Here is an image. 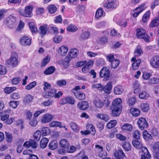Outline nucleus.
Returning a JSON list of instances; mask_svg holds the SVG:
<instances>
[{"instance_id":"nucleus-8","label":"nucleus","mask_w":159,"mask_h":159,"mask_svg":"<svg viewBox=\"0 0 159 159\" xmlns=\"http://www.w3.org/2000/svg\"><path fill=\"white\" fill-rule=\"evenodd\" d=\"M37 143L33 139H29V141L25 142L23 144V146L26 148L31 147L33 148H36L37 147Z\"/></svg>"},{"instance_id":"nucleus-3","label":"nucleus","mask_w":159,"mask_h":159,"mask_svg":"<svg viewBox=\"0 0 159 159\" xmlns=\"http://www.w3.org/2000/svg\"><path fill=\"white\" fill-rule=\"evenodd\" d=\"M136 36L138 38L143 39L147 42L149 41V37L144 30L142 28L138 29L136 30Z\"/></svg>"},{"instance_id":"nucleus-38","label":"nucleus","mask_w":159,"mask_h":159,"mask_svg":"<svg viewBox=\"0 0 159 159\" xmlns=\"http://www.w3.org/2000/svg\"><path fill=\"white\" fill-rule=\"evenodd\" d=\"M143 136L144 139L147 141L149 140L152 139L151 135L149 134L146 130L143 131Z\"/></svg>"},{"instance_id":"nucleus-34","label":"nucleus","mask_w":159,"mask_h":159,"mask_svg":"<svg viewBox=\"0 0 159 159\" xmlns=\"http://www.w3.org/2000/svg\"><path fill=\"white\" fill-rule=\"evenodd\" d=\"M77 30V28L75 25L72 24L68 25L66 28V30L70 32H76Z\"/></svg>"},{"instance_id":"nucleus-49","label":"nucleus","mask_w":159,"mask_h":159,"mask_svg":"<svg viewBox=\"0 0 159 159\" xmlns=\"http://www.w3.org/2000/svg\"><path fill=\"white\" fill-rule=\"evenodd\" d=\"M56 92V90L55 89H51L47 93V95L46 96H47L48 97H54Z\"/></svg>"},{"instance_id":"nucleus-60","label":"nucleus","mask_w":159,"mask_h":159,"mask_svg":"<svg viewBox=\"0 0 159 159\" xmlns=\"http://www.w3.org/2000/svg\"><path fill=\"white\" fill-rule=\"evenodd\" d=\"M70 125V127L73 131H75V132L78 131V127L75 123H71Z\"/></svg>"},{"instance_id":"nucleus-58","label":"nucleus","mask_w":159,"mask_h":159,"mask_svg":"<svg viewBox=\"0 0 159 159\" xmlns=\"http://www.w3.org/2000/svg\"><path fill=\"white\" fill-rule=\"evenodd\" d=\"M57 85L59 87H62L66 85V82L65 80H59L57 82Z\"/></svg>"},{"instance_id":"nucleus-9","label":"nucleus","mask_w":159,"mask_h":159,"mask_svg":"<svg viewBox=\"0 0 159 159\" xmlns=\"http://www.w3.org/2000/svg\"><path fill=\"white\" fill-rule=\"evenodd\" d=\"M104 6L107 8H115L117 7V4L116 0H110L108 2L105 3Z\"/></svg>"},{"instance_id":"nucleus-11","label":"nucleus","mask_w":159,"mask_h":159,"mask_svg":"<svg viewBox=\"0 0 159 159\" xmlns=\"http://www.w3.org/2000/svg\"><path fill=\"white\" fill-rule=\"evenodd\" d=\"M20 43L24 46H29L31 44V39L27 36H24L20 39Z\"/></svg>"},{"instance_id":"nucleus-13","label":"nucleus","mask_w":159,"mask_h":159,"mask_svg":"<svg viewBox=\"0 0 159 159\" xmlns=\"http://www.w3.org/2000/svg\"><path fill=\"white\" fill-rule=\"evenodd\" d=\"M53 118V116L52 115L47 113L43 116L41 121L42 123H46L51 121Z\"/></svg>"},{"instance_id":"nucleus-15","label":"nucleus","mask_w":159,"mask_h":159,"mask_svg":"<svg viewBox=\"0 0 159 159\" xmlns=\"http://www.w3.org/2000/svg\"><path fill=\"white\" fill-rule=\"evenodd\" d=\"M143 154L141 155V159H148L151 157V155L146 148L142 149Z\"/></svg>"},{"instance_id":"nucleus-28","label":"nucleus","mask_w":159,"mask_h":159,"mask_svg":"<svg viewBox=\"0 0 159 159\" xmlns=\"http://www.w3.org/2000/svg\"><path fill=\"white\" fill-rule=\"evenodd\" d=\"M132 143L133 146L136 148L141 149L143 148L142 143L138 140H133L132 142Z\"/></svg>"},{"instance_id":"nucleus-19","label":"nucleus","mask_w":159,"mask_h":159,"mask_svg":"<svg viewBox=\"0 0 159 159\" xmlns=\"http://www.w3.org/2000/svg\"><path fill=\"white\" fill-rule=\"evenodd\" d=\"M145 5L144 4H143L140 5L139 7H137L134 9L135 11H137L138 9H140L139 11L133 14L132 16L134 18H135L138 16L139 14L144 10V9L143 7H144Z\"/></svg>"},{"instance_id":"nucleus-63","label":"nucleus","mask_w":159,"mask_h":159,"mask_svg":"<svg viewBox=\"0 0 159 159\" xmlns=\"http://www.w3.org/2000/svg\"><path fill=\"white\" fill-rule=\"evenodd\" d=\"M70 61V59L69 57L67 56L65 58L63 62V65L65 68H67L68 66Z\"/></svg>"},{"instance_id":"nucleus-2","label":"nucleus","mask_w":159,"mask_h":159,"mask_svg":"<svg viewBox=\"0 0 159 159\" xmlns=\"http://www.w3.org/2000/svg\"><path fill=\"white\" fill-rule=\"evenodd\" d=\"M34 7L32 5H30L25 7L24 10L20 8L19 12L21 15L24 17H30L32 16V11Z\"/></svg>"},{"instance_id":"nucleus-1","label":"nucleus","mask_w":159,"mask_h":159,"mask_svg":"<svg viewBox=\"0 0 159 159\" xmlns=\"http://www.w3.org/2000/svg\"><path fill=\"white\" fill-rule=\"evenodd\" d=\"M122 100L120 98L115 99L112 102V105L111 107L112 111V115L114 116H118L121 112L122 106L121 103Z\"/></svg>"},{"instance_id":"nucleus-45","label":"nucleus","mask_w":159,"mask_h":159,"mask_svg":"<svg viewBox=\"0 0 159 159\" xmlns=\"http://www.w3.org/2000/svg\"><path fill=\"white\" fill-rule=\"evenodd\" d=\"M159 83V79L157 77H153L149 80L148 82L149 84H155Z\"/></svg>"},{"instance_id":"nucleus-7","label":"nucleus","mask_w":159,"mask_h":159,"mask_svg":"<svg viewBox=\"0 0 159 159\" xmlns=\"http://www.w3.org/2000/svg\"><path fill=\"white\" fill-rule=\"evenodd\" d=\"M150 63L152 67L158 68L159 67V56H156L152 57L150 60Z\"/></svg>"},{"instance_id":"nucleus-5","label":"nucleus","mask_w":159,"mask_h":159,"mask_svg":"<svg viewBox=\"0 0 159 159\" xmlns=\"http://www.w3.org/2000/svg\"><path fill=\"white\" fill-rule=\"evenodd\" d=\"M137 125L140 129L143 130L145 128H146L148 126V123L146 119L143 117L139 118L138 121Z\"/></svg>"},{"instance_id":"nucleus-4","label":"nucleus","mask_w":159,"mask_h":159,"mask_svg":"<svg viewBox=\"0 0 159 159\" xmlns=\"http://www.w3.org/2000/svg\"><path fill=\"white\" fill-rule=\"evenodd\" d=\"M7 64L13 67L16 66L18 64L17 56L16 55H12L11 58L7 60Z\"/></svg>"},{"instance_id":"nucleus-22","label":"nucleus","mask_w":159,"mask_h":159,"mask_svg":"<svg viewBox=\"0 0 159 159\" xmlns=\"http://www.w3.org/2000/svg\"><path fill=\"white\" fill-rule=\"evenodd\" d=\"M78 54V51L76 49H71L69 52V56L71 58H75L76 57Z\"/></svg>"},{"instance_id":"nucleus-62","label":"nucleus","mask_w":159,"mask_h":159,"mask_svg":"<svg viewBox=\"0 0 159 159\" xmlns=\"http://www.w3.org/2000/svg\"><path fill=\"white\" fill-rule=\"evenodd\" d=\"M36 82L35 81H33L31 83L29 84L26 86L25 87V89L28 90H30L34 87L36 86Z\"/></svg>"},{"instance_id":"nucleus-6","label":"nucleus","mask_w":159,"mask_h":159,"mask_svg":"<svg viewBox=\"0 0 159 159\" xmlns=\"http://www.w3.org/2000/svg\"><path fill=\"white\" fill-rule=\"evenodd\" d=\"M16 21V17L11 15L7 18L6 19L7 24L8 26L11 28L13 27Z\"/></svg>"},{"instance_id":"nucleus-50","label":"nucleus","mask_w":159,"mask_h":159,"mask_svg":"<svg viewBox=\"0 0 159 159\" xmlns=\"http://www.w3.org/2000/svg\"><path fill=\"white\" fill-rule=\"evenodd\" d=\"M111 63L112 67L115 68L119 66L120 63V61L118 59H115L113 61H112Z\"/></svg>"},{"instance_id":"nucleus-39","label":"nucleus","mask_w":159,"mask_h":159,"mask_svg":"<svg viewBox=\"0 0 159 159\" xmlns=\"http://www.w3.org/2000/svg\"><path fill=\"white\" fill-rule=\"evenodd\" d=\"M29 25L30 29L32 33H35L37 32L38 30L34 23L33 22H30Z\"/></svg>"},{"instance_id":"nucleus-36","label":"nucleus","mask_w":159,"mask_h":159,"mask_svg":"<svg viewBox=\"0 0 159 159\" xmlns=\"http://www.w3.org/2000/svg\"><path fill=\"white\" fill-rule=\"evenodd\" d=\"M48 9L49 12L51 14H53L57 10V7L53 4L49 5L48 7Z\"/></svg>"},{"instance_id":"nucleus-40","label":"nucleus","mask_w":159,"mask_h":159,"mask_svg":"<svg viewBox=\"0 0 159 159\" xmlns=\"http://www.w3.org/2000/svg\"><path fill=\"white\" fill-rule=\"evenodd\" d=\"M16 89V87H6L4 89V91L7 93L9 94L15 90Z\"/></svg>"},{"instance_id":"nucleus-21","label":"nucleus","mask_w":159,"mask_h":159,"mask_svg":"<svg viewBox=\"0 0 159 159\" xmlns=\"http://www.w3.org/2000/svg\"><path fill=\"white\" fill-rule=\"evenodd\" d=\"M93 103L95 105V107L97 108H101L103 107L104 105L103 102L99 99H96L94 100Z\"/></svg>"},{"instance_id":"nucleus-48","label":"nucleus","mask_w":159,"mask_h":159,"mask_svg":"<svg viewBox=\"0 0 159 159\" xmlns=\"http://www.w3.org/2000/svg\"><path fill=\"white\" fill-rule=\"evenodd\" d=\"M6 139L7 142L11 143L12 140V134L8 132H6Z\"/></svg>"},{"instance_id":"nucleus-61","label":"nucleus","mask_w":159,"mask_h":159,"mask_svg":"<svg viewBox=\"0 0 159 159\" xmlns=\"http://www.w3.org/2000/svg\"><path fill=\"white\" fill-rule=\"evenodd\" d=\"M133 136L134 138L137 139H139L140 136L139 131L138 130L134 131L133 134Z\"/></svg>"},{"instance_id":"nucleus-53","label":"nucleus","mask_w":159,"mask_h":159,"mask_svg":"<svg viewBox=\"0 0 159 159\" xmlns=\"http://www.w3.org/2000/svg\"><path fill=\"white\" fill-rule=\"evenodd\" d=\"M92 87L93 89H97L98 90H103V85L100 84H97L92 85Z\"/></svg>"},{"instance_id":"nucleus-29","label":"nucleus","mask_w":159,"mask_h":159,"mask_svg":"<svg viewBox=\"0 0 159 159\" xmlns=\"http://www.w3.org/2000/svg\"><path fill=\"white\" fill-rule=\"evenodd\" d=\"M130 111L131 114L134 116H137L140 114V110L136 108H132L130 109Z\"/></svg>"},{"instance_id":"nucleus-24","label":"nucleus","mask_w":159,"mask_h":159,"mask_svg":"<svg viewBox=\"0 0 159 159\" xmlns=\"http://www.w3.org/2000/svg\"><path fill=\"white\" fill-rule=\"evenodd\" d=\"M114 155L116 158L121 159H123L125 156V154L122 150L116 151Z\"/></svg>"},{"instance_id":"nucleus-57","label":"nucleus","mask_w":159,"mask_h":159,"mask_svg":"<svg viewBox=\"0 0 159 159\" xmlns=\"http://www.w3.org/2000/svg\"><path fill=\"white\" fill-rule=\"evenodd\" d=\"M9 105L14 108H16L19 104V101H11L9 102Z\"/></svg>"},{"instance_id":"nucleus-20","label":"nucleus","mask_w":159,"mask_h":159,"mask_svg":"<svg viewBox=\"0 0 159 159\" xmlns=\"http://www.w3.org/2000/svg\"><path fill=\"white\" fill-rule=\"evenodd\" d=\"M78 107L81 110H86L89 107V104L86 101H83L79 103Z\"/></svg>"},{"instance_id":"nucleus-25","label":"nucleus","mask_w":159,"mask_h":159,"mask_svg":"<svg viewBox=\"0 0 159 159\" xmlns=\"http://www.w3.org/2000/svg\"><path fill=\"white\" fill-rule=\"evenodd\" d=\"M114 91L115 94L120 95L123 92L124 89L121 86L118 85L114 88Z\"/></svg>"},{"instance_id":"nucleus-12","label":"nucleus","mask_w":159,"mask_h":159,"mask_svg":"<svg viewBox=\"0 0 159 159\" xmlns=\"http://www.w3.org/2000/svg\"><path fill=\"white\" fill-rule=\"evenodd\" d=\"M110 71L108 68L106 67H103L101 70L100 72V75L101 77H109Z\"/></svg>"},{"instance_id":"nucleus-42","label":"nucleus","mask_w":159,"mask_h":159,"mask_svg":"<svg viewBox=\"0 0 159 159\" xmlns=\"http://www.w3.org/2000/svg\"><path fill=\"white\" fill-rule=\"evenodd\" d=\"M134 53L135 57H138L141 55L143 53V51L140 46H138L137 47Z\"/></svg>"},{"instance_id":"nucleus-17","label":"nucleus","mask_w":159,"mask_h":159,"mask_svg":"<svg viewBox=\"0 0 159 159\" xmlns=\"http://www.w3.org/2000/svg\"><path fill=\"white\" fill-rule=\"evenodd\" d=\"M48 25L47 24L41 25L39 28L40 34L41 37L44 36L47 33L48 30Z\"/></svg>"},{"instance_id":"nucleus-31","label":"nucleus","mask_w":159,"mask_h":159,"mask_svg":"<svg viewBox=\"0 0 159 159\" xmlns=\"http://www.w3.org/2000/svg\"><path fill=\"white\" fill-rule=\"evenodd\" d=\"M159 24V18H157L151 21L149 26L151 28H153L157 26Z\"/></svg>"},{"instance_id":"nucleus-10","label":"nucleus","mask_w":159,"mask_h":159,"mask_svg":"<svg viewBox=\"0 0 159 159\" xmlns=\"http://www.w3.org/2000/svg\"><path fill=\"white\" fill-rule=\"evenodd\" d=\"M61 104L68 103L71 105H73L75 103L74 99L70 96L67 97L62 98L61 100Z\"/></svg>"},{"instance_id":"nucleus-51","label":"nucleus","mask_w":159,"mask_h":159,"mask_svg":"<svg viewBox=\"0 0 159 159\" xmlns=\"http://www.w3.org/2000/svg\"><path fill=\"white\" fill-rule=\"evenodd\" d=\"M41 133L40 131L38 130L34 134V139L37 140H39L41 137Z\"/></svg>"},{"instance_id":"nucleus-35","label":"nucleus","mask_w":159,"mask_h":159,"mask_svg":"<svg viewBox=\"0 0 159 159\" xmlns=\"http://www.w3.org/2000/svg\"><path fill=\"white\" fill-rule=\"evenodd\" d=\"M49 126L51 127H59L60 128H62L63 126L61 125V123L57 121H53L49 124Z\"/></svg>"},{"instance_id":"nucleus-30","label":"nucleus","mask_w":159,"mask_h":159,"mask_svg":"<svg viewBox=\"0 0 159 159\" xmlns=\"http://www.w3.org/2000/svg\"><path fill=\"white\" fill-rule=\"evenodd\" d=\"M96 117L106 121H107L109 119L108 116L106 114L99 113L97 114Z\"/></svg>"},{"instance_id":"nucleus-52","label":"nucleus","mask_w":159,"mask_h":159,"mask_svg":"<svg viewBox=\"0 0 159 159\" xmlns=\"http://www.w3.org/2000/svg\"><path fill=\"white\" fill-rule=\"evenodd\" d=\"M148 94L145 91L140 93L139 95V97L142 99H146L148 98Z\"/></svg>"},{"instance_id":"nucleus-16","label":"nucleus","mask_w":159,"mask_h":159,"mask_svg":"<svg viewBox=\"0 0 159 159\" xmlns=\"http://www.w3.org/2000/svg\"><path fill=\"white\" fill-rule=\"evenodd\" d=\"M122 130L126 131H131L133 129V126L129 123H125L121 126Z\"/></svg>"},{"instance_id":"nucleus-41","label":"nucleus","mask_w":159,"mask_h":159,"mask_svg":"<svg viewBox=\"0 0 159 159\" xmlns=\"http://www.w3.org/2000/svg\"><path fill=\"white\" fill-rule=\"evenodd\" d=\"M103 14V11L102 8H99L96 11L95 17L96 18H99Z\"/></svg>"},{"instance_id":"nucleus-59","label":"nucleus","mask_w":159,"mask_h":159,"mask_svg":"<svg viewBox=\"0 0 159 159\" xmlns=\"http://www.w3.org/2000/svg\"><path fill=\"white\" fill-rule=\"evenodd\" d=\"M123 148L126 151H129L130 150L131 145L128 142H125L123 145Z\"/></svg>"},{"instance_id":"nucleus-18","label":"nucleus","mask_w":159,"mask_h":159,"mask_svg":"<svg viewBox=\"0 0 159 159\" xmlns=\"http://www.w3.org/2000/svg\"><path fill=\"white\" fill-rule=\"evenodd\" d=\"M112 84L111 82H109L105 86H103V90L105 93L108 94L110 93L111 90L112 88Z\"/></svg>"},{"instance_id":"nucleus-23","label":"nucleus","mask_w":159,"mask_h":159,"mask_svg":"<svg viewBox=\"0 0 159 159\" xmlns=\"http://www.w3.org/2000/svg\"><path fill=\"white\" fill-rule=\"evenodd\" d=\"M59 145L62 148H66L69 147V143L67 140L62 139L60 140L59 142Z\"/></svg>"},{"instance_id":"nucleus-33","label":"nucleus","mask_w":159,"mask_h":159,"mask_svg":"<svg viewBox=\"0 0 159 159\" xmlns=\"http://www.w3.org/2000/svg\"><path fill=\"white\" fill-rule=\"evenodd\" d=\"M68 50V48L67 46H62L59 48L58 52L62 55H64L67 52Z\"/></svg>"},{"instance_id":"nucleus-54","label":"nucleus","mask_w":159,"mask_h":159,"mask_svg":"<svg viewBox=\"0 0 159 159\" xmlns=\"http://www.w3.org/2000/svg\"><path fill=\"white\" fill-rule=\"evenodd\" d=\"M118 24L123 27H125L127 25V21L125 19H122L120 20L117 22Z\"/></svg>"},{"instance_id":"nucleus-64","label":"nucleus","mask_w":159,"mask_h":159,"mask_svg":"<svg viewBox=\"0 0 159 159\" xmlns=\"http://www.w3.org/2000/svg\"><path fill=\"white\" fill-rule=\"evenodd\" d=\"M90 35L89 33L88 32H85L83 33L80 35V38L81 39H84L89 38Z\"/></svg>"},{"instance_id":"nucleus-55","label":"nucleus","mask_w":159,"mask_h":159,"mask_svg":"<svg viewBox=\"0 0 159 159\" xmlns=\"http://www.w3.org/2000/svg\"><path fill=\"white\" fill-rule=\"evenodd\" d=\"M50 58L48 57H45L42 61L41 66L42 67L45 66L47 64L49 61Z\"/></svg>"},{"instance_id":"nucleus-46","label":"nucleus","mask_w":159,"mask_h":159,"mask_svg":"<svg viewBox=\"0 0 159 159\" xmlns=\"http://www.w3.org/2000/svg\"><path fill=\"white\" fill-rule=\"evenodd\" d=\"M33 97L30 94L27 95L24 98V102L25 103L30 102L33 100Z\"/></svg>"},{"instance_id":"nucleus-44","label":"nucleus","mask_w":159,"mask_h":159,"mask_svg":"<svg viewBox=\"0 0 159 159\" xmlns=\"http://www.w3.org/2000/svg\"><path fill=\"white\" fill-rule=\"evenodd\" d=\"M150 11H147L143 16L142 18V21L143 22H147L149 18L150 15Z\"/></svg>"},{"instance_id":"nucleus-43","label":"nucleus","mask_w":159,"mask_h":159,"mask_svg":"<svg viewBox=\"0 0 159 159\" xmlns=\"http://www.w3.org/2000/svg\"><path fill=\"white\" fill-rule=\"evenodd\" d=\"M117 121L116 120H111L107 125V127L108 129H111L114 127L116 125Z\"/></svg>"},{"instance_id":"nucleus-32","label":"nucleus","mask_w":159,"mask_h":159,"mask_svg":"<svg viewBox=\"0 0 159 159\" xmlns=\"http://www.w3.org/2000/svg\"><path fill=\"white\" fill-rule=\"evenodd\" d=\"M48 140L46 138H43L41 141L40 146L42 148H44L47 146Z\"/></svg>"},{"instance_id":"nucleus-14","label":"nucleus","mask_w":159,"mask_h":159,"mask_svg":"<svg viewBox=\"0 0 159 159\" xmlns=\"http://www.w3.org/2000/svg\"><path fill=\"white\" fill-rule=\"evenodd\" d=\"M131 61L134 62L132 65L133 69L134 70H137L141 63V60L139 59L137 60L135 58L133 57L131 59Z\"/></svg>"},{"instance_id":"nucleus-37","label":"nucleus","mask_w":159,"mask_h":159,"mask_svg":"<svg viewBox=\"0 0 159 159\" xmlns=\"http://www.w3.org/2000/svg\"><path fill=\"white\" fill-rule=\"evenodd\" d=\"M57 143L56 141H52L49 145V148L52 150H54L57 148Z\"/></svg>"},{"instance_id":"nucleus-47","label":"nucleus","mask_w":159,"mask_h":159,"mask_svg":"<svg viewBox=\"0 0 159 159\" xmlns=\"http://www.w3.org/2000/svg\"><path fill=\"white\" fill-rule=\"evenodd\" d=\"M141 107L142 110L145 112L147 111L149 109V105L146 103H141Z\"/></svg>"},{"instance_id":"nucleus-56","label":"nucleus","mask_w":159,"mask_h":159,"mask_svg":"<svg viewBox=\"0 0 159 159\" xmlns=\"http://www.w3.org/2000/svg\"><path fill=\"white\" fill-rule=\"evenodd\" d=\"M50 133V129L48 127H44L42 129V135L45 136L48 135Z\"/></svg>"},{"instance_id":"nucleus-27","label":"nucleus","mask_w":159,"mask_h":159,"mask_svg":"<svg viewBox=\"0 0 159 159\" xmlns=\"http://www.w3.org/2000/svg\"><path fill=\"white\" fill-rule=\"evenodd\" d=\"M74 94L76 98L80 100H84L85 98V95L82 92L78 91L77 92L75 93Z\"/></svg>"},{"instance_id":"nucleus-26","label":"nucleus","mask_w":159,"mask_h":159,"mask_svg":"<svg viewBox=\"0 0 159 159\" xmlns=\"http://www.w3.org/2000/svg\"><path fill=\"white\" fill-rule=\"evenodd\" d=\"M56 69L54 66H51L46 70L44 73L47 75L52 74L55 71Z\"/></svg>"}]
</instances>
